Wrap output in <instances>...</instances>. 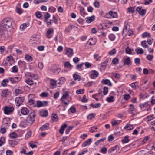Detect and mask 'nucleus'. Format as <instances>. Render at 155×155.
I'll list each match as a JSON object with an SVG mask.
<instances>
[{
    "label": "nucleus",
    "mask_w": 155,
    "mask_h": 155,
    "mask_svg": "<svg viewBox=\"0 0 155 155\" xmlns=\"http://www.w3.org/2000/svg\"><path fill=\"white\" fill-rule=\"evenodd\" d=\"M14 23V20L11 18L7 17L3 19L0 22V26L9 28Z\"/></svg>",
    "instance_id": "nucleus-1"
},
{
    "label": "nucleus",
    "mask_w": 155,
    "mask_h": 155,
    "mask_svg": "<svg viewBox=\"0 0 155 155\" xmlns=\"http://www.w3.org/2000/svg\"><path fill=\"white\" fill-rule=\"evenodd\" d=\"M139 107L142 111H149L151 110L150 105L148 102H146L143 103H141L139 105Z\"/></svg>",
    "instance_id": "nucleus-2"
},
{
    "label": "nucleus",
    "mask_w": 155,
    "mask_h": 155,
    "mask_svg": "<svg viewBox=\"0 0 155 155\" xmlns=\"http://www.w3.org/2000/svg\"><path fill=\"white\" fill-rule=\"evenodd\" d=\"M35 115L34 112L31 113L27 118V123L30 125L32 124L35 120Z\"/></svg>",
    "instance_id": "nucleus-3"
},
{
    "label": "nucleus",
    "mask_w": 155,
    "mask_h": 155,
    "mask_svg": "<svg viewBox=\"0 0 155 155\" xmlns=\"http://www.w3.org/2000/svg\"><path fill=\"white\" fill-rule=\"evenodd\" d=\"M119 149V147L118 146H115L112 147L108 150V153L110 155L114 154L117 152Z\"/></svg>",
    "instance_id": "nucleus-4"
},
{
    "label": "nucleus",
    "mask_w": 155,
    "mask_h": 155,
    "mask_svg": "<svg viewBox=\"0 0 155 155\" xmlns=\"http://www.w3.org/2000/svg\"><path fill=\"white\" fill-rule=\"evenodd\" d=\"M130 26L128 24V22H126L124 24V27L123 29L122 34L123 35L126 36L127 35V33L128 31L130 30Z\"/></svg>",
    "instance_id": "nucleus-5"
},
{
    "label": "nucleus",
    "mask_w": 155,
    "mask_h": 155,
    "mask_svg": "<svg viewBox=\"0 0 155 155\" xmlns=\"http://www.w3.org/2000/svg\"><path fill=\"white\" fill-rule=\"evenodd\" d=\"M24 100L23 97H16L15 99V104L16 106L19 107L23 103Z\"/></svg>",
    "instance_id": "nucleus-6"
},
{
    "label": "nucleus",
    "mask_w": 155,
    "mask_h": 155,
    "mask_svg": "<svg viewBox=\"0 0 155 155\" xmlns=\"http://www.w3.org/2000/svg\"><path fill=\"white\" fill-rule=\"evenodd\" d=\"M14 110V108L13 107L6 106L4 109V113L6 114H9L13 112Z\"/></svg>",
    "instance_id": "nucleus-7"
},
{
    "label": "nucleus",
    "mask_w": 155,
    "mask_h": 155,
    "mask_svg": "<svg viewBox=\"0 0 155 155\" xmlns=\"http://www.w3.org/2000/svg\"><path fill=\"white\" fill-rule=\"evenodd\" d=\"M19 68L22 70H25L26 68V63L21 60H19L18 63Z\"/></svg>",
    "instance_id": "nucleus-8"
},
{
    "label": "nucleus",
    "mask_w": 155,
    "mask_h": 155,
    "mask_svg": "<svg viewBox=\"0 0 155 155\" xmlns=\"http://www.w3.org/2000/svg\"><path fill=\"white\" fill-rule=\"evenodd\" d=\"M137 11L138 12L140 15L142 16L144 15L146 12V10L145 9H142V7H138L136 9Z\"/></svg>",
    "instance_id": "nucleus-9"
},
{
    "label": "nucleus",
    "mask_w": 155,
    "mask_h": 155,
    "mask_svg": "<svg viewBox=\"0 0 155 155\" xmlns=\"http://www.w3.org/2000/svg\"><path fill=\"white\" fill-rule=\"evenodd\" d=\"M90 77L91 79L97 78L99 75V73L96 70H92L90 72Z\"/></svg>",
    "instance_id": "nucleus-10"
},
{
    "label": "nucleus",
    "mask_w": 155,
    "mask_h": 155,
    "mask_svg": "<svg viewBox=\"0 0 155 155\" xmlns=\"http://www.w3.org/2000/svg\"><path fill=\"white\" fill-rule=\"evenodd\" d=\"M21 112L22 114L27 115L28 114L29 110L26 107H23L21 110Z\"/></svg>",
    "instance_id": "nucleus-11"
},
{
    "label": "nucleus",
    "mask_w": 155,
    "mask_h": 155,
    "mask_svg": "<svg viewBox=\"0 0 155 155\" xmlns=\"http://www.w3.org/2000/svg\"><path fill=\"white\" fill-rule=\"evenodd\" d=\"M9 94V91L8 89L3 90L1 93V96L2 97H6Z\"/></svg>",
    "instance_id": "nucleus-12"
},
{
    "label": "nucleus",
    "mask_w": 155,
    "mask_h": 155,
    "mask_svg": "<svg viewBox=\"0 0 155 155\" xmlns=\"http://www.w3.org/2000/svg\"><path fill=\"white\" fill-rule=\"evenodd\" d=\"M91 139L89 138L83 143L82 145V146L83 147H85L89 145L91 143Z\"/></svg>",
    "instance_id": "nucleus-13"
},
{
    "label": "nucleus",
    "mask_w": 155,
    "mask_h": 155,
    "mask_svg": "<svg viewBox=\"0 0 155 155\" xmlns=\"http://www.w3.org/2000/svg\"><path fill=\"white\" fill-rule=\"evenodd\" d=\"M8 28L5 27L0 26V35L2 36L6 32Z\"/></svg>",
    "instance_id": "nucleus-14"
},
{
    "label": "nucleus",
    "mask_w": 155,
    "mask_h": 155,
    "mask_svg": "<svg viewBox=\"0 0 155 155\" xmlns=\"http://www.w3.org/2000/svg\"><path fill=\"white\" fill-rule=\"evenodd\" d=\"M124 65H126L128 66L130 65L131 64V61L129 57H127L124 59Z\"/></svg>",
    "instance_id": "nucleus-15"
},
{
    "label": "nucleus",
    "mask_w": 155,
    "mask_h": 155,
    "mask_svg": "<svg viewBox=\"0 0 155 155\" xmlns=\"http://www.w3.org/2000/svg\"><path fill=\"white\" fill-rule=\"evenodd\" d=\"M8 142L9 145L12 147H14L18 143V142L16 140H9Z\"/></svg>",
    "instance_id": "nucleus-16"
},
{
    "label": "nucleus",
    "mask_w": 155,
    "mask_h": 155,
    "mask_svg": "<svg viewBox=\"0 0 155 155\" xmlns=\"http://www.w3.org/2000/svg\"><path fill=\"white\" fill-rule=\"evenodd\" d=\"M66 54L69 57H71L73 54V50L70 48H68L66 50Z\"/></svg>",
    "instance_id": "nucleus-17"
},
{
    "label": "nucleus",
    "mask_w": 155,
    "mask_h": 155,
    "mask_svg": "<svg viewBox=\"0 0 155 155\" xmlns=\"http://www.w3.org/2000/svg\"><path fill=\"white\" fill-rule=\"evenodd\" d=\"M101 82L102 84H104L107 85L109 86H111L112 85L110 81L108 79H106L105 80L103 79L101 81Z\"/></svg>",
    "instance_id": "nucleus-18"
},
{
    "label": "nucleus",
    "mask_w": 155,
    "mask_h": 155,
    "mask_svg": "<svg viewBox=\"0 0 155 155\" xmlns=\"http://www.w3.org/2000/svg\"><path fill=\"white\" fill-rule=\"evenodd\" d=\"M95 19V16H92L90 17H87L86 18V21L87 23H89L94 21Z\"/></svg>",
    "instance_id": "nucleus-19"
},
{
    "label": "nucleus",
    "mask_w": 155,
    "mask_h": 155,
    "mask_svg": "<svg viewBox=\"0 0 155 155\" xmlns=\"http://www.w3.org/2000/svg\"><path fill=\"white\" fill-rule=\"evenodd\" d=\"M48 129V123H46L43 125L40 128V130L41 131H45V130Z\"/></svg>",
    "instance_id": "nucleus-20"
},
{
    "label": "nucleus",
    "mask_w": 155,
    "mask_h": 155,
    "mask_svg": "<svg viewBox=\"0 0 155 155\" xmlns=\"http://www.w3.org/2000/svg\"><path fill=\"white\" fill-rule=\"evenodd\" d=\"M44 18H45L44 21L46 22L48 25V12H47L46 13H44Z\"/></svg>",
    "instance_id": "nucleus-21"
},
{
    "label": "nucleus",
    "mask_w": 155,
    "mask_h": 155,
    "mask_svg": "<svg viewBox=\"0 0 155 155\" xmlns=\"http://www.w3.org/2000/svg\"><path fill=\"white\" fill-rule=\"evenodd\" d=\"M109 14L110 15L111 18H116L117 17V12L110 11L109 12Z\"/></svg>",
    "instance_id": "nucleus-22"
},
{
    "label": "nucleus",
    "mask_w": 155,
    "mask_h": 155,
    "mask_svg": "<svg viewBox=\"0 0 155 155\" xmlns=\"http://www.w3.org/2000/svg\"><path fill=\"white\" fill-rule=\"evenodd\" d=\"M130 108L129 109V112L130 113L132 114L134 113V112L136 111V109L134 108V106L132 104H131L129 106Z\"/></svg>",
    "instance_id": "nucleus-23"
},
{
    "label": "nucleus",
    "mask_w": 155,
    "mask_h": 155,
    "mask_svg": "<svg viewBox=\"0 0 155 155\" xmlns=\"http://www.w3.org/2000/svg\"><path fill=\"white\" fill-rule=\"evenodd\" d=\"M94 38H91L89 39L88 41L87 42V44L88 43V44L91 46H92L95 45L96 43V42L94 41Z\"/></svg>",
    "instance_id": "nucleus-24"
},
{
    "label": "nucleus",
    "mask_w": 155,
    "mask_h": 155,
    "mask_svg": "<svg viewBox=\"0 0 155 155\" xmlns=\"http://www.w3.org/2000/svg\"><path fill=\"white\" fill-rule=\"evenodd\" d=\"M48 112L47 110L41 111L39 112V114L40 116L42 117H45L46 116L48 115Z\"/></svg>",
    "instance_id": "nucleus-25"
},
{
    "label": "nucleus",
    "mask_w": 155,
    "mask_h": 155,
    "mask_svg": "<svg viewBox=\"0 0 155 155\" xmlns=\"http://www.w3.org/2000/svg\"><path fill=\"white\" fill-rule=\"evenodd\" d=\"M29 25V23H25L21 25L20 26V28L21 30H23L25 29L26 27Z\"/></svg>",
    "instance_id": "nucleus-26"
},
{
    "label": "nucleus",
    "mask_w": 155,
    "mask_h": 155,
    "mask_svg": "<svg viewBox=\"0 0 155 155\" xmlns=\"http://www.w3.org/2000/svg\"><path fill=\"white\" fill-rule=\"evenodd\" d=\"M135 51L138 54H141L143 53V49L140 48H137L135 50Z\"/></svg>",
    "instance_id": "nucleus-27"
},
{
    "label": "nucleus",
    "mask_w": 155,
    "mask_h": 155,
    "mask_svg": "<svg viewBox=\"0 0 155 155\" xmlns=\"http://www.w3.org/2000/svg\"><path fill=\"white\" fill-rule=\"evenodd\" d=\"M9 82V80L8 79H3L1 83V85L3 87H6L7 86V83H8Z\"/></svg>",
    "instance_id": "nucleus-28"
},
{
    "label": "nucleus",
    "mask_w": 155,
    "mask_h": 155,
    "mask_svg": "<svg viewBox=\"0 0 155 155\" xmlns=\"http://www.w3.org/2000/svg\"><path fill=\"white\" fill-rule=\"evenodd\" d=\"M9 136L10 138L14 139L17 138V135L15 132H13L9 134Z\"/></svg>",
    "instance_id": "nucleus-29"
},
{
    "label": "nucleus",
    "mask_w": 155,
    "mask_h": 155,
    "mask_svg": "<svg viewBox=\"0 0 155 155\" xmlns=\"http://www.w3.org/2000/svg\"><path fill=\"white\" fill-rule=\"evenodd\" d=\"M50 71H52L54 74H58L60 72V69L59 68H57L54 69L51 68Z\"/></svg>",
    "instance_id": "nucleus-30"
},
{
    "label": "nucleus",
    "mask_w": 155,
    "mask_h": 155,
    "mask_svg": "<svg viewBox=\"0 0 155 155\" xmlns=\"http://www.w3.org/2000/svg\"><path fill=\"white\" fill-rule=\"evenodd\" d=\"M130 139H129V136H126L121 140V141L123 143H127L130 141Z\"/></svg>",
    "instance_id": "nucleus-31"
},
{
    "label": "nucleus",
    "mask_w": 155,
    "mask_h": 155,
    "mask_svg": "<svg viewBox=\"0 0 155 155\" xmlns=\"http://www.w3.org/2000/svg\"><path fill=\"white\" fill-rule=\"evenodd\" d=\"M107 62L108 61H105V62L101 64H100L101 68L103 70L105 69L107 65Z\"/></svg>",
    "instance_id": "nucleus-32"
},
{
    "label": "nucleus",
    "mask_w": 155,
    "mask_h": 155,
    "mask_svg": "<svg viewBox=\"0 0 155 155\" xmlns=\"http://www.w3.org/2000/svg\"><path fill=\"white\" fill-rule=\"evenodd\" d=\"M50 84L51 86L53 87L52 88H53L56 87V81L53 79H51L50 80Z\"/></svg>",
    "instance_id": "nucleus-33"
},
{
    "label": "nucleus",
    "mask_w": 155,
    "mask_h": 155,
    "mask_svg": "<svg viewBox=\"0 0 155 155\" xmlns=\"http://www.w3.org/2000/svg\"><path fill=\"white\" fill-rule=\"evenodd\" d=\"M67 125L66 124H64L63 125H62L61 128V129L60 130L59 132L61 134H62L64 133V131L65 128L67 127Z\"/></svg>",
    "instance_id": "nucleus-34"
},
{
    "label": "nucleus",
    "mask_w": 155,
    "mask_h": 155,
    "mask_svg": "<svg viewBox=\"0 0 155 155\" xmlns=\"http://www.w3.org/2000/svg\"><path fill=\"white\" fill-rule=\"evenodd\" d=\"M124 128L127 129L128 130H131L133 128V126L132 125L127 124L124 127Z\"/></svg>",
    "instance_id": "nucleus-35"
},
{
    "label": "nucleus",
    "mask_w": 155,
    "mask_h": 155,
    "mask_svg": "<svg viewBox=\"0 0 155 155\" xmlns=\"http://www.w3.org/2000/svg\"><path fill=\"white\" fill-rule=\"evenodd\" d=\"M65 67L69 68L71 69L72 67V66L68 61L65 62L64 64Z\"/></svg>",
    "instance_id": "nucleus-36"
},
{
    "label": "nucleus",
    "mask_w": 155,
    "mask_h": 155,
    "mask_svg": "<svg viewBox=\"0 0 155 155\" xmlns=\"http://www.w3.org/2000/svg\"><path fill=\"white\" fill-rule=\"evenodd\" d=\"M80 13L81 15L83 16H84L86 14L85 12L84 8L82 7H80Z\"/></svg>",
    "instance_id": "nucleus-37"
},
{
    "label": "nucleus",
    "mask_w": 155,
    "mask_h": 155,
    "mask_svg": "<svg viewBox=\"0 0 155 155\" xmlns=\"http://www.w3.org/2000/svg\"><path fill=\"white\" fill-rule=\"evenodd\" d=\"M52 120L54 121H57L58 119V116L57 114H53L51 116Z\"/></svg>",
    "instance_id": "nucleus-38"
},
{
    "label": "nucleus",
    "mask_w": 155,
    "mask_h": 155,
    "mask_svg": "<svg viewBox=\"0 0 155 155\" xmlns=\"http://www.w3.org/2000/svg\"><path fill=\"white\" fill-rule=\"evenodd\" d=\"M114 97L111 96L110 97H107L106 99V101L109 103L112 102L114 101Z\"/></svg>",
    "instance_id": "nucleus-39"
},
{
    "label": "nucleus",
    "mask_w": 155,
    "mask_h": 155,
    "mask_svg": "<svg viewBox=\"0 0 155 155\" xmlns=\"http://www.w3.org/2000/svg\"><path fill=\"white\" fill-rule=\"evenodd\" d=\"M16 95H18L22 93V91L21 89H16L15 90Z\"/></svg>",
    "instance_id": "nucleus-40"
},
{
    "label": "nucleus",
    "mask_w": 155,
    "mask_h": 155,
    "mask_svg": "<svg viewBox=\"0 0 155 155\" xmlns=\"http://www.w3.org/2000/svg\"><path fill=\"white\" fill-rule=\"evenodd\" d=\"M109 39L111 41H114L115 38V35L113 34H110L108 36Z\"/></svg>",
    "instance_id": "nucleus-41"
},
{
    "label": "nucleus",
    "mask_w": 155,
    "mask_h": 155,
    "mask_svg": "<svg viewBox=\"0 0 155 155\" xmlns=\"http://www.w3.org/2000/svg\"><path fill=\"white\" fill-rule=\"evenodd\" d=\"M35 16L37 18H40L42 17V15L41 12L38 11L35 13Z\"/></svg>",
    "instance_id": "nucleus-42"
},
{
    "label": "nucleus",
    "mask_w": 155,
    "mask_h": 155,
    "mask_svg": "<svg viewBox=\"0 0 155 155\" xmlns=\"http://www.w3.org/2000/svg\"><path fill=\"white\" fill-rule=\"evenodd\" d=\"M25 81L26 83L30 85H32L33 84L32 81L29 78H28Z\"/></svg>",
    "instance_id": "nucleus-43"
},
{
    "label": "nucleus",
    "mask_w": 155,
    "mask_h": 155,
    "mask_svg": "<svg viewBox=\"0 0 155 155\" xmlns=\"http://www.w3.org/2000/svg\"><path fill=\"white\" fill-rule=\"evenodd\" d=\"M95 116V114L94 113L91 114H89L87 117V118L90 120L94 118Z\"/></svg>",
    "instance_id": "nucleus-44"
},
{
    "label": "nucleus",
    "mask_w": 155,
    "mask_h": 155,
    "mask_svg": "<svg viewBox=\"0 0 155 155\" xmlns=\"http://www.w3.org/2000/svg\"><path fill=\"white\" fill-rule=\"evenodd\" d=\"M57 19L55 16L53 15L52 19H50V21L49 22V23L51 24V21H53L55 24L57 22Z\"/></svg>",
    "instance_id": "nucleus-45"
},
{
    "label": "nucleus",
    "mask_w": 155,
    "mask_h": 155,
    "mask_svg": "<svg viewBox=\"0 0 155 155\" xmlns=\"http://www.w3.org/2000/svg\"><path fill=\"white\" fill-rule=\"evenodd\" d=\"M141 45L144 48H148V47L147 45V42L145 40H144L142 41Z\"/></svg>",
    "instance_id": "nucleus-46"
},
{
    "label": "nucleus",
    "mask_w": 155,
    "mask_h": 155,
    "mask_svg": "<svg viewBox=\"0 0 155 155\" xmlns=\"http://www.w3.org/2000/svg\"><path fill=\"white\" fill-rule=\"evenodd\" d=\"M48 93L45 92H43L40 94V96L42 97H46L48 96Z\"/></svg>",
    "instance_id": "nucleus-47"
},
{
    "label": "nucleus",
    "mask_w": 155,
    "mask_h": 155,
    "mask_svg": "<svg viewBox=\"0 0 155 155\" xmlns=\"http://www.w3.org/2000/svg\"><path fill=\"white\" fill-rule=\"evenodd\" d=\"M73 77L75 80H77L78 81H79L81 80L80 76L77 74H74L73 76Z\"/></svg>",
    "instance_id": "nucleus-48"
},
{
    "label": "nucleus",
    "mask_w": 155,
    "mask_h": 155,
    "mask_svg": "<svg viewBox=\"0 0 155 155\" xmlns=\"http://www.w3.org/2000/svg\"><path fill=\"white\" fill-rule=\"evenodd\" d=\"M118 62L119 60L117 58H114L112 61L113 64L115 65L117 64L118 63Z\"/></svg>",
    "instance_id": "nucleus-49"
},
{
    "label": "nucleus",
    "mask_w": 155,
    "mask_h": 155,
    "mask_svg": "<svg viewBox=\"0 0 155 155\" xmlns=\"http://www.w3.org/2000/svg\"><path fill=\"white\" fill-rule=\"evenodd\" d=\"M150 33L145 32L142 34V36L143 38H145L147 37H150Z\"/></svg>",
    "instance_id": "nucleus-50"
},
{
    "label": "nucleus",
    "mask_w": 155,
    "mask_h": 155,
    "mask_svg": "<svg viewBox=\"0 0 155 155\" xmlns=\"http://www.w3.org/2000/svg\"><path fill=\"white\" fill-rule=\"evenodd\" d=\"M116 53V50L115 49H113L109 52V54L110 55L112 56L114 55Z\"/></svg>",
    "instance_id": "nucleus-51"
},
{
    "label": "nucleus",
    "mask_w": 155,
    "mask_h": 155,
    "mask_svg": "<svg viewBox=\"0 0 155 155\" xmlns=\"http://www.w3.org/2000/svg\"><path fill=\"white\" fill-rule=\"evenodd\" d=\"M108 92V87H105L103 88V94L104 95H106Z\"/></svg>",
    "instance_id": "nucleus-52"
},
{
    "label": "nucleus",
    "mask_w": 155,
    "mask_h": 155,
    "mask_svg": "<svg viewBox=\"0 0 155 155\" xmlns=\"http://www.w3.org/2000/svg\"><path fill=\"white\" fill-rule=\"evenodd\" d=\"M37 107H40L42 106L43 103L42 101H37Z\"/></svg>",
    "instance_id": "nucleus-53"
},
{
    "label": "nucleus",
    "mask_w": 155,
    "mask_h": 155,
    "mask_svg": "<svg viewBox=\"0 0 155 155\" xmlns=\"http://www.w3.org/2000/svg\"><path fill=\"white\" fill-rule=\"evenodd\" d=\"M72 28V25L69 26L66 29L65 31L67 33H68L71 30Z\"/></svg>",
    "instance_id": "nucleus-54"
},
{
    "label": "nucleus",
    "mask_w": 155,
    "mask_h": 155,
    "mask_svg": "<svg viewBox=\"0 0 155 155\" xmlns=\"http://www.w3.org/2000/svg\"><path fill=\"white\" fill-rule=\"evenodd\" d=\"M74 127L73 126H69L68 128L66 129L65 133L66 134H68L70 130H71Z\"/></svg>",
    "instance_id": "nucleus-55"
},
{
    "label": "nucleus",
    "mask_w": 155,
    "mask_h": 155,
    "mask_svg": "<svg viewBox=\"0 0 155 155\" xmlns=\"http://www.w3.org/2000/svg\"><path fill=\"white\" fill-rule=\"evenodd\" d=\"M94 4L96 8H98L100 6V2L97 1H95Z\"/></svg>",
    "instance_id": "nucleus-56"
},
{
    "label": "nucleus",
    "mask_w": 155,
    "mask_h": 155,
    "mask_svg": "<svg viewBox=\"0 0 155 155\" xmlns=\"http://www.w3.org/2000/svg\"><path fill=\"white\" fill-rule=\"evenodd\" d=\"M25 58L26 60L28 61H29L30 60L32 61V57L31 56H30L28 54H26L25 55Z\"/></svg>",
    "instance_id": "nucleus-57"
},
{
    "label": "nucleus",
    "mask_w": 155,
    "mask_h": 155,
    "mask_svg": "<svg viewBox=\"0 0 155 155\" xmlns=\"http://www.w3.org/2000/svg\"><path fill=\"white\" fill-rule=\"evenodd\" d=\"M60 82H58V84H63L65 81V79L64 78L62 77L61 78H60L59 79Z\"/></svg>",
    "instance_id": "nucleus-58"
},
{
    "label": "nucleus",
    "mask_w": 155,
    "mask_h": 155,
    "mask_svg": "<svg viewBox=\"0 0 155 155\" xmlns=\"http://www.w3.org/2000/svg\"><path fill=\"white\" fill-rule=\"evenodd\" d=\"M125 51L126 53L128 54H131V49L129 47H127L126 48Z\"/></svg>",
    "instance_id": "nucleus-59"
},
{
    "label": "nucleus",
    "mask_w": 155,
    "mask_h": 155,
    "mask_svg": "<svg viewBox=\"0 0 155 155\" xmlns=\"http://www.w3.org/2000/svg\"><path fill=\"white\" fill-rule=\"evenodd\" d=\"M152 2V0H145L143 2V4L146 5L149 4L150 3Z\"/></svg>",
    "instance_id": "nucleus-60"
},
{
    "label": "nucleus",
    "mask_w": 155,
    "mask_h": 155,
    "mask_svg": "<svg viewBox=\"0 0 155 155\" xmlns=\"http://www.w3.org/2000/svg\"><path fill=\"white\" fill-rule=\"evenodd\" d=\"M94 83L93 81H91L88 82L86 85L85 86L87 87H88L92 86L94 84Z\"/></svg>",
    "instance_id": "nucleus-61"
},
{
    "label": "nucleus",
    "mask_w": 155,
    "mask_h": 155,
    "mask_svg": "<svg viewBox=\"0 0 155 155\" xmlns=\"http://www.w3.org/2000/svg\"><path fill=\"white\" fill-rule=\"evenodd\" d=\"M140 62V60L139 58H136L134 59V62L137 65L139 64Z\"/></svg>",
    "instance_id": "nucleus-62"
},
{
    "label": "nucleus",
    "mask_w": 155,
    "mask_h": 155,
    "mask_svg": "<svg viewBox=\"0 0 155 155\" xmlns=\"http://www.w3.org/2000/svg\"><path fill=\"white\" fill-rule=\"evenodd\" d=\"M113 76L116 78L119 79L120 78L121 76L118 73H115L113 74Z\"/></svg>",
    "instance_id": "nucleus-63"
},
{
    "label": "nucleus",
    "mask_w": 155,
    "mask_h": 155,
    "mask_svg": "<svg viewBox=\"0 0 155 155\" xmlns=\"http://www.w3.org/2000/svg\"><path fill=\"white\" fill-rule=\"evenodd\" d=\"M153 56L152 55H148L146 57L147 59L149 61H151L153 58Z\"/></svg>",
    "instance_id": "nucleus-64"
}]
</instances>
